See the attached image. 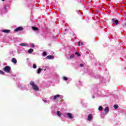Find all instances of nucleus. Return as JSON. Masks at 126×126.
Returning a JSON list of instances; mask_svg holds the SVG:
<instances>
[{
	"mask_svg": "<svg viewBox=\"0 0 126 126\" xmlns=\"http://www.w3.org/2000/svg\"><path fill=\"white\" fill-rule=\"evenodd\" d=\"M60 97H61V95L60 94H57V95L54 96L53 99L54 100H56V99L57 98H60Z\"/></svg>",
	"mask_w": 126,
	"mask_h": 126,
	"instance_id": "10",
	"label": "nucleus"
},
{
	"mask_svg": "<svg viewBox=\"0 0 126 126\" xmlns=\"http://www.w3.org/2000/svg\"><path fill=\"white\" fill-rule=\"evenodd\" d=\"M3 70L7 73H9V72H10V70H11V67L9 66H6L3 68Z\"/></svg>",
	"mask_w": 126,
	"mask_h": 126,
	"instance_id": "2",
	"label": "nucleus"
},
{
	"mask_svg": "<svg viewBox=\"0 0 126 126\" xmlns=\"http://www.w3.org/2000/svg\"><path fill=\"white\" fill-rule=\"evenodd\" d=\"M112 22L113 23L116 24V25H118V24H119V20L117 19L115 20V19L114 18L112 19Z\"/></svg>",
	"mask_w": 126,
	"mask_h": 126,
	"instance_id": "4",
	"label": "nucleus"
},
{
	"mask_svg": "<svg viewBox=\"0 0 126 126\" xmlns=\"http://www.w3.org/2000/svg\"><path fill=\"white\" fill-rule=\"evenodd\" d=\"M80 66L81 67H83L84 66V64H80Z\"/></svg>",
	"mask_w": 126,
	"mask_h": 126,
	"instance_id": "26",
	"label": "nucleus"
},
{
	"mask_svg": "<svg viewBox=\"0 0 126 126\" xmlns=\"http://www.w3.org/2000/svg\"><path fill=\"white\" fill-rule=\"evenodd\" d=\"M114 109H118V108H119V106L117 104H115L114 105Z\"/></svg>",
	"mask_w": 126,
	"mask_h": 126,
	"instance_id": "20",
	"label": "nucleus"
},
{
	"mask_svg": "<svg viewBox=\"0 0 126 126\" xmlns=\"http://www.w3.org/2000/svg\"><path fill=\"white\" fill-rule=\"evenodd\" d=\"M4 0H2V1H4Z\"/></svg>",
	"mask_w": 126,
	"mask_h": 126,
	"instance_id": "30",
	"label": "nucleus"
},
{
	"mask_svg": "<svg viewBox=\"0 0 126 126\" xmlns=\"http://www.w3.org/2000/svg\"><path fill=\"white\" fill-rule=\"evenodd\" d=\"M67 116H68V119H73V117L72 116V114L70 113H67Z\"/></svg>",
	"mask_w": 126,
	"mask_h": 126,
	"instance_id": "5",
	"label": "nucleus"
},
{
	"mask_svg": "<svg viewBox=\"0 0 126 126\" xmlns=\"http://www.w3.org/2000/svg\"><path fill=\"white\" fill-rule=\"evenodd\" d=\"M80 41H79V42H78V45L79 46H80Z\"/></svg>",
	"mask_w": 126,
	"mask_h": 126,
	"instance_id": "27",
	"label": "nucleus"
},
{
	"mask_svg": "<svg viewBox=\"0 0 126 126\" xmlns=\"http://www.w3.org/2000/svg\"><path fill=\"white\" fill-rule=\"evenodd\" d=\"M57 116H58V117H61L62 113L60 111H57Z\"/></svg>",
	"mask_w": 126,
	"mask_h": 126,
	"instance_id": "14",
	"label": "nucleus"
},
{
	"mask_svg": "<svg viewBox=\"0 0 126 126\" xmlns=\"http://www.w3.org/2000/svg\"><path fill=\"white\" fill-rule=\"evenodd\" d=\"M75 55H77L78 57H80V54H79L78 52H75Z\"/></svg>",
	"mask_w": 126,
	"mask_h": 126,
	"instance_id": "21",
	"label": "nucleus"
},
{
	"mask_svg": "<svg viewBox=\"0 0 126 126\" xmlns=\"http://www.w3.org/2000/svg\"><path fill=\"white\" fill-rule=\"evenodd\" d=\"M2 32L3 33H9L10 32V30H2Z\"/></svg>",
	"mask_w": 126,
	"mask_h": 126,
	"instance_id": "9",
	"label": "nucleus"
},
{
	"mask_svg": "<svg viewBox=\"0 0 126 126\" xmlns=\"http://www.w3.org/2000/svg\"><path fill=\"white\" fill-rule=\"evenodd\" d=\"M32 67L33 68H37V66L36 65V64H33L32 65Z\"/></svg>",
	"mask_w": 126,
	"mask_h": 126,
	"instance_id": "23",
	"label": "nucleus"
},
{
	"mask_svg": "<svg viewBox=\"0 0 126 126\" xmlns=\"http://www.w3.org/2000/svg\"><path fill=\"white\" fill-rule=\"evenodd\" d=\"M11 62L13 63H15V64L17 63V60H16V59H15V58H13L12 59Z\"/></svg>",
	"mask_w": 126,
	"mask_h": 126,
	"instance_id": "8",
	"label": "nucleus"
},
{
	"mask_svg": "<svg viewBox=\"0 0 126 126\" xmlns=\"http://www.w3.org/2000/svg\"><path fill=\"white\" fill-rule=\"evenodd\" d=\"M82 45H83V43H81V45H82Z\"/></svg>",
	"mask_w": 126,
	"mask_h": 126,
	"instance_id": "31",
	"label": "nucleus"
},
{
	"mask_svg": "<svg viewBox=\"0 0 126 126\" xmlns=\"http://www.w3.org/2000/svg\"><path fill=\"white\" fill-rule=\"evenodd\" d=\"M63 80H65V81H67V80L68 79L67 78V77L64 76V77H63Z\"/></svg>",
	"mask_w": 126,
	"mask_h": 126,
	"instance_id": "19",
	"label": "nucleus"
},
{
	"mask_svg": "<svg viewBox=\"0 0 126 126\" xmlns=\"http://www.w3.org/2000/svg\"><path fill=\"white\" fill-rule=\"evenodd\" d=\"M43 56L44 57H46V56H47V53L46 52H44L43 54Z\"/></svg>",
	"mask_w": 126,
	"mask_h": 126,
	"instance_id": "24",
	"label": "nucleus"
},
{
	"mask_svg": "<svg viewBox=\"0 0 126 126\" xmlns=\"http://www.w3.org/2000/svg\"><path fill=\"white\" fill-rule=\"evenodd\" d=\"M20 46H21L22 47H24L25 46H27V44L21 43L20 44Z\"/></svg>",
	"mask_w": 126,
	"mask_h": 126,
	"instance_id": "15",
	"label": "nucleus"
},
{
	"mask_svg": "<svg viewBox=\"0 0 126 126\" xmlns=\"http://www.w3.org/2000/svg\"><path fill=\"white\" fill-rule=\"evenodd\" d=\"M44 70H46V69H44Z\"/></svg>",
	"mask_w": 126,
	"mask_h": 126,
	"instance_id": "33",
	"label": "nucleus"
},
{
	"mask_svg": "<svg viewBox=\"0 0 126 126\" xmlns=\"http://www.w3.org/2000/svg\"><path fill=\"white\" fill-rule=\"evenodd\" d=\"M102 110H103V107H102V106H100L98 107V110H99V111H102Z\"/></svg>",
	"mask_w": 126,
	"mask_h": 126,
	"instance_id": "18",
	"label": "nucleus"
},
{
	"mask_svg": "<svg viewBox=\"0 0 126 126\" xmlns=\"http://www.w3.org/2000/svg\"><path fill=\"white\" fill-rule=\"evenodd\" d=\"M5 9H6V6L4 7Z\"/></svg>",
	"mask_w": 126,
	"mask_h": 126,
	"instance_id": "29",
	"label": "nucleus"
},
{
	"mask_svg": "<svg viewBox=\"0 0 126 126\" xmlns=\"http://www.w3.org/2000/svg\"><path fill=\"white\" fill-rule=\"evenodd\" d=\"M55 57L53 55H49L46 57V59H48V60H52V59H54Z\"/></svg>",
	"mask_w": 126,
	"mask_h": 126,
	"instance_id": "7",
	"label": "nucleus"
},
{
	"mask_svg": "<svg viewBox=\"0 0 126 126\" xmlns=\"http://www.w3.org/2000/svg\"><path fill=\"white\" fill-rule=\"evenodd\" d=\"M30 85H31L33 89V90H35V91H38L39 90V88L38 87V86L35 85V83L33 81H31L30 82Z\"/></svg>",
	"mask_w": 126,
	"mask_h": 126,
	"instance_id": "1",
	"label": "nucleus"
},
{
	"mask_svg": "<svg viewBox=\"0 0 126 126\" xmlns=\"http://www.w3.org/2000/svg\"><path fill=\"white\" fill-rule=\"evenodd\" d=\"M0 74H2V75H4V74H5V73H4V72H3V71H2V70H0Z\"/></svg>",
	"mask_w": 126,
	"mask_h": 126,
	"instance_id": "16",
	"label": "nucleus"
},
{
	"mask_svg": "<svg viewBox=\"0 0 126 126\" xmlns=\"http://www.w3.org/2000/svg\"><path fill=\"white\" fill-rule=\"evenodd\" d=\"M32 29H33V30H34V31H37L39 30V29H38L37 28H36L35 27H32Z\"/></svg>",
	"mask_w": 126,
	"mask_h": 126,
	"instance_id": "13",
	"label": "nucleus"
},
{
	"mask_svg": "<svg viewBox=\"0 0 126 126\" xmlns=\"http://www.w3.org/2000/svg\"><path fill=\"white\" fill-rule=\"evenodd\" d=\"M104 112H105V114H108V113H109V107H105V108L104 109Z\"/></svg>",
	"mask_w": 126,
	"mask_h": 126,
	"instance_id": "11",
	"label": "nucleus"
},
{
	"mask_svg": "<svg viewBox=\"0 0 126 126\" xmlns=\"http://www.w3.org/2000/svg\"><path fill=\"white\" fill-rule=\"evenodd\" d=\"M23 30V27H19L17 28L15 30V32H18L19 31H22Z\"/></svg>",
	"mask_w": 126,
	"mask_h": 126,
	"instance_id": "3",
	"label": "nucleus"
},
{
	"mask_svg": "<svg viewBox=\"0 0 126 126\" xmlns=\"http://www.w3.org/2000/svg\"><path fill=\"white\" fill-rule=\"evenodd\" d=\"M34 50H33V49L31 48L28 50V53L29 54H31L32 53H33Z\"/></svg>",
	"mask_w": 126,
	"mask_h": 126,
	"instance_id": "12",
	"label": "nucleus"
},
{
	"mask_svg": "<svg viewBox=\"0 0 126 126\" xmlns=\"http://www.w3.org/2000/svg\"><path fill=\"white\" fill-rule=\"evenodd\" d=\"M74 58V54H72L70 56V59H73Z\"/></svg>",
	"mask_w": 126,
	"mask_h": 126,
	"instance_id": "25",
	"label": "nucleus"
},
{
	"mask_svg": "<svg viewBox=\"0 0 126 126\" xmlns=\"http://www.w3.org/2000/svg\"><path fill=\"white\" fill-rule=\"evenodd\" d=\"M44 102H47V100H45Z\"/></svg>",
	"mask_w": 126,
	"mask_h": 126,
	"instance_id": "32",
	"label": "nucleus"
},
{
	"mask_svg": "<svg viewBox=\"0 0 126 126\" xmlns=\"http://www.w3.org/2000/svg\"><path fill=\"white\" fill-rule=\"evenodd\" d=\"M31 46L32 47V48H34V47H35V46L34 45V44H32L31 45Z\"/></svg>",
	"mask_w": 126,
	"mask_h": 126,
	"instance_id": "28",
	"label": "nucleus"
},
{
	"mask_svg": "<svg viewBox=\"0 0 126 126\" xmlns=\"http://www.w3.org/2000/svg\"><path fill=\"white\" fill-rule=\"evenodd\" d=\"M93 119V116H92V114H89L88 117V120L89 121H91Z\"/></svg>",
	"mask_w": 126,
	"mask_h": 126,
	"instance_id": "6",
	"label": "nucleus"
},
{
	"mask_svg": "<svg viewBox=\"0 0 126 126\" xmlns=\"http://www.w3.org/2000/svg\"><path fill=\"white\" fill-rule=\"evenodd\" d=\"M122 27H123V28H125V27H126V23H123V24H122Z\"/></svg>",
	"mask_w": 126,
	"mask_h": 126,
	"instance_id": "22",
	"label": "nucleus"
},
{
	"mask_svg": "<svg viewBox=\"0 0 126 126\" xmlns=\"http://www.w3.org/2000/svg\"><path fill=\"white\" fill-rule=\"evenodd\" d=\"M41 70H42V69H41L40 68H39L37 70V73H38V74L41 73Z\"/></svg>",
	"mask_w": 126,
	"mask_h": 126,
	"instance_id": "17",
	"label": "nucleus"
}]
</instances>
